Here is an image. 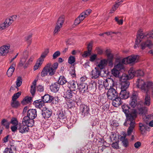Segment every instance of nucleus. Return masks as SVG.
Returning <instances> with one entry per match:
<instances>
[{"instance_id": "f257e3e1", "label": "nucleus", "mask_w": 153, "mask_h": 153, "mask_svg": "<svg viewBox=\"0 0 153 153\" xmlns=\"http://www.w3.org/2000/svg\"><path fill=\"white\" fill-rule=\"evenodd\" d=\"M149 38L152 39H153V30L145 34L138 31L137 32V38L136 39L135 45L134 46V48H135L137 47L142 40Z\"/></svg>"}, {"instance_id": "f03ea898", "label": "nucleus", "mask_w": 153, "mask_h": 153, "mask_svg": "<svg viewBox=\"0 0 153 153\" xmlns=\"http://www.w3.org/2000/svg\"><path fill=\"white\" fill-rule=\"evenodd\" d=\"M126 118L125 122L123 125L125 126H128L129 125H135V119L137 117V115L136 110L134 109H132V113L131 114L126 115Z\"/></svg>"}, {"instance_id": "7ed1b4c3", "label": "nucleus", "mask_w": 153, "mask_h": 153, "mask_svg": "<svg viewBox=\"0 0 153 153\" xmlns=\"http://www.w3.org/2000/svg\"><path fill=\"white\" fill-rule=\"evenodd\" d=\"M49 52L48 50L46 49L45 51L42 53L41 56L37 61L36 63L34 66L33 70L36 71L42 65L44 58L47 56Z\"/></svg>"}, {"instance_id": "20e7f679", "label": "nucleus", "mask_w": 153, "mask_h": 153, "mask_svg": "<svg viewBox=\"0 0 153 153\" xmlns=\"http://www.w3.org/2000/svg\"><path fill=\"white\" fill-rule=\"evenodd\" d=\"M129 76L131 79L134 76L142 77L144 75V72L143 71L141 70H138L135 71L133 68H131L129 70Z\"/></svg>"}, {"instance_id": "39448f33", "label": "nucleus", "mask_w": 153, "mask_h": 153, "mask_svg": "<svg viewBox=\"0 0 153 153\" xmlns=\"http://www.w3.org/2000/svg\"><path fill=\"white\" fill-rule=\"evenodd\" d=\"M80 112L79 114L81 115L82 118L87 117L88 115H90L89 113L90 109L89 107L85 105H82L80 106Z\"/></svg>"}, {"instance_id": "423d86ee", "label": "nucleus", "mask_w": 153, "mask_h": 153, "mask_svg": "<svg viewBox=\"0 0 153 153\" xmlns=\"http://www.w3.org/2000/svg\"><path fill=\"white\" fill-rule=\"evenodd\" d=\"M138 98V94L137 92L133 91L130 97L129 105L133 108L135 107L137 104Z\"/></svg>"}, {"instance_id": "0eeeda50", "label": "nucleus", "mask_w": 153, "mask_h": 153, "mask_svg": "<svg viewBox=\"0 0 153 153\" xmlns=\"http://www.w3.org/2000/svg\"><path fill=\"white\" fill-rule=\"evenodd\" d=\"M64 21V16H61L59 18L53 32L54 35L56 34L58 32L60 31V29L62 27Z\"/></svg>"}, {"instance_id": "6e6552de", "label": "nucleus", "mask_w": 153, "mask_h": 153, "mask_svg": "<svg viewBox=\"0 0 153 153\" xmlns=\"http://www.w3.org/2000/svg\"><path fill=\"white\" fill-rule=\"evenodd\" d=\"M107 95L108 98L109 99L112 100L117 96L118 93L114 89L111 88L108 90Z\"/></svg>"}, {"instance_id": "1a4fd4ad", "label": "nucleus", "mask_w": 153, "mask_h": 153, "mask_svg": "<svg viewBox=\"0 0 153 153\" xmlns=\"http://www.w3.org/2000/svg\"><path fill=\"white\" fill-rule=\"evenodd\" d=\"M34 123V120L30 118L27 116H25L23 118L22 121V124L26 125L28 126L32 127L33 126Z\"/></svg>"}, {"instance_id": "9d476101", "label": "nucleus", "mask_w": 153, "mask_h": 153, "mask_svg": "<svg viewBox=\"0 0 153 153\" xmlns=\"http://www.w3.org/2000/svg\"><path fill=\"white\" fill-rule=\"evenodd\" d=\"M47 65H49V68L51 72L49 73V75L52 76L54 75L56 72V70L57 68L58 64L57 62L54 63L52 65L51 63H48Z\"/></svg>"}, {"instance_id": "9b49d317", "label": "nucleus", "mask_w": 153, "mask_h": 153, "mask_svg": "<svg viewBox=\"0 0 153 153\" xmlns=\"http://www.w3.org/2000/svg\"><path fill=\"white\" fill-rule=\"evenodd\" d=\"M153 45L152 42L150 39H147L146 41L141 43L140 48L142 50L144 49L146 47L151 48H152Z\"/></svg>"}, {"instance_id": "f8f14e48", "label": "nucleus", "mask_w": 153, "mask_h": 153, "mask_svg": "<svg viewBox=\"0 0 153 153\" xmlns=\"http://www.w3.org/2000/svg\"><path fill=\"white\" fill-rule=\"evenodd\" d=\"M52 114V111L46 108H43L42 111V115L45 119H47L50 117Z\"/></svg>"}, {"instance_id": "ddd939ff", "label": "nucleus", "mask_w": 153, "mask_h": 153, "mask_svg": "<svg viewBox=\"0 0 153 153\" xmlns=\"http://www.w3.org/2000/svg\"><path fill=\"white\" fill-rule=\"evenodd\" d=\"M67 84L68 87L70 90L73 91H75L77 88H78V84L74 81H72L68 82Z\"/></svg>"}, {"instance_id": "4468645a", "label": "nucleus", "mask_w": 153, "mask_h": 153, "mask_svg": "<svg viewBox=\"0 0 153 153\" xmlns=\"http://www.w3.org/2000/svg\"><path fill=\"white\" fill-rule=\"evenodd\" d=\"M27 116L32 120L37 117V111L36 109H30L28 110Z\"/></svg>"}, {"instance_id": "2eb2a0df", "label": "nucleus", "mask_w": 153, "mask_h": 153, "mask_svg": "<svg viewBox=\"0 0 153 153\" xmlns=\"http://www.w3.org/2000/svg\"><path fill=\"white\" fill-rule=\"evenodd\" d=\"M100 70L98 67L95 68L94 70L91 72L92 78L96 79L99 76L101 73Z\"/></svg>"}, {"instance_id": "dca6fc26", "label": "nucleus", "mask_w": 153, "mask_h": 153, "mask_svg": "<svg viewBox=\"0 0 153 153\" xmlns=\"http://www.w3.org/2000/svg\"><path fill=\"white\" fill-rule=\"evenodd\" d=\"M10 46L3 45L0 48V55L4 56L7 55L9 52Z\"/></svg>"}, {"instance_id": "f3484780", "label": "nucleus", "mask_w": 153, "mask_h": 153, "mask_svg": "<svg viewBox=\"0 0 153 153\" xmlns=\"http://www.w3.org/2000/svg\"><path fill=\"white\" fill-rule=\"evenodd\" d=\"M59 121L61 123H65L67 121L65 114V112L62 111H60L58 114Z\"/></svg>"}, {"instance_id": "a211bd4d", "label": "nucleus", "mask_w": 153, "mask_h": 153, "mask_svg": "<svg viewBox=\"0 0 153 153\" xmlns=\"http://www.w3.org/2000/svg\"><path fill=\"white\" fill-rule=\"evenodd\" d=\"M78 88L80 90V92L84 93L88 90V86L87 84L85 83L81 82L78 85Z\"/></svg>"}, {"instance_id": "6ab92c4d", "label": "nucleus", "mask_w": 153, "mask_h": 153, "mask_svg": "<svg viewBox=\"0 0 153 153\" xmlns=\"http://www.w3.org/2000/svg\"><path fill=\"white\" fill-rule=\"evenodd\" d=\"M60 87V85L57 82H56L53 84H52L50 86V89L51 91L54 93H56L59 90Z\"/></svg>"}, {"instance_id": "aec40b11", "label": "nucleus", "mask_w": 153, "mask_h": 153, "mask_svg": "<svg viewBox=\"0 0 153 153\" xmlns=\"http://www.w3.org/2000/svg\"><path fill=\"white\" fill-rule=\"evenodd\" d=\"M129 93L126 90L121 89L120 96L122 99H126L129 97Z\"/></svg>"}, {"instance_id": "412c9836", "label": "nucleus", "mask_w": 153, "mask_h": 153, "mask_svg": "<svg viewBox=\"0 0 153 153\" xmlns=\"http://www.w3.org/2000/svg\"><path fill=\"white\" fill-rule=\"evenodd\" d=\"M112 100H113L112 104L113 106L115 107H117L121 104L122 102L121 101V98L119 97L118 96Z\"/></svg>"}, {"instance_id": "4be33fe9", "label": "nucleus", "mask_w": 153, "mask_h": 153, "mask_svg": "<svg viewBox=\"0 0 153 153\" xmlns=\"http://www.w3.org/2000/svg\"><path fill=\"white\" fill-rule=\"evenodd\" d=\"M123 111L126 115L132 113V110H131L130 107L127 105H123L122 106Z\"/></svg>"}, {"instance_id": "5701e85b", "label": "nucleus", "mask_w": 153, "mask_h": 153, "mask_svg": "<svg viewBox=\"0 0 153 153\" xmlns=\"http://www.w3.org/2000/svg\"><path fill=\"white\" fill-rule=\"evenodd\" d=\"M49 65H47L43 68L41 73V75L42 77H44L46 76L48 73H49H49L51 71L49 68Z\"/></svg>"}, {"instance_id": "b1692460", "label": "nucleus", "mask_w": 153, "mask_h": 153, "mask_svg": "<svg viewBox=\"0 0 153 153\" xmlns=\"http://www.w3.org/2000/svg\"><path fill=\"white\" fill-rule=\"evenodd\" d=\"M137 86L138 88H140V89L143 90L145 89L144 85H145V82L142 79H138L136 82Z\"/></svg>"}, {"instance_id": "393cba45", "label": "nucleus", "mask_w": 153, "mask_h": 153, "mask_svg": "<svg viewBox=\"0 0 153 153\" xmlns=\"http://www.w3.org/2000/svg\"><path fill=\"white\" fill-rule=\"evenodd\" d=\"M30 127L26 125H24L22 124V125H20L19 128V132L23 133L27 132L29 129V127Z\"/></svg>"}, {"instance_id": "a878e982", "label": "nucleus", "mask_w": 153, "mask_h": 153, "mask_svg": "<svg viewBox=\"0 0 153 153\" xmlns=\"http://www.w3.org/2000/svg\"><path fill=\"white\" fill-rule=\"evenodd\" d=\"M33 104L36 108H40L44 105V103L41 99L34 101Z\"/></svg>"}, {"instance_id": "bb28decb", "label": "nucleus", "mask_w": 153, "mask_h": 153, "mask_svg": "<svg viewBox=\"0 0 153 153\" xmlns=\"http://www.w3.org/2000/svg\"><path fill=\"white\" fill-rule=\"evenodd\" d=\"M139 126L141 133L142 134H145L149 129L147 126L145 124L143 125L141 123H139Z\"/></svg>"}, {"instance_id": "cd10ccee", "label": "nucleus", "mask_w": 153, "mask_h": 153, "mask_svg": "<svg viewBox=\"0 0 153 153\" xmlns=\"http://www.w3.org/2000/svg\"><path fill=\"white\" fill-rule=\"evenodd\" d=\"M120 139L122 141V146L125 148L128 147L129 146V141L128 139L126 138V136H122Z\"/></svg>"}, {"instance_id": "c85d7f7f", "label": "nucleus", "mask_w": 153, "mask_h": 153, "mask_svg": "<svg viewBox=\"0 0 153 153\" xmlns=\"http://www.w3.org/2000/svg\"><path fill=\"white\" fill-rule=\"evenodd\" d=\"M51 96L49 94H45L44 96L42 97V100L44 103H50L51 102Z\"/></svg>"}, {"instance_id": "c756f323", "label": "nucleus", "mask_w": 153, "mask_h": 153, "mask_svg": "<svg viewBox=\"0 0 153 153\" xmlns=\"http://www.w3.org/2000/svg\"><path fill=\"white\" fill-rule=\"evenodd\" d=\"M74 93L71 90H68L64 93L63 96L66 99H69L71 98L73 96Z\"/></svg>"}, {"instance_id": "7c9ffc66", "label": "nucleus", "mask_w": 153, "mask_h": 153, "mask_svg": "<svg viewBox=\"0 0 153 153\" xmlns=\"http://www.w3.org/2000/svg\"><path fill=\"white\" fill-rule=\"evenodd\" d=\"M107 62V60L105 59L102 60L98 64L97 67L101 70L106 65Z\"/></svg>"}, {"instance_id": "2f4dec72", "label": "nucleus", "mask_w": 153, "mask_h": 153, "mask_svg": "<svg viewBox=\"0 0 153 153\" xmlns=\"http://www.w3.org/2000/svg\"><path fill=\"white\" fill-rule=\"evenodd\" d=\"M131 79L129 76V74L127 75L126 74H123L120 77V82H128V79Z\"/></svg>"}, {"instance_id": "473e14b6", "label": "nucleus", "mask_w": 153, "mask_h": 153, "mask_svg": "<svg viewBox=\"0 0 153 153\" xmlns=\"http://www.w3.org/2000/svg\"><path fill=\"white\" fill-rule=\"evenodd\" d=\"M58 83L59 85H63L67 82L66 78L63 76H60L58 80Z\"/></svg>"}, {"instance_id": "72a5a7b5", "label": "nucleus", "mask_w": 153, "mask_h": 153, "mask_svg": "<svg viewBox=\"0 0 153 153\" xmlns=\"http://www.w3.org/2000/svg\"><path fill=\"white\" fill-rule=\"evenodd\" d=\"M147 110L146 108L145 107H141L140 108H138L137 111V113L139 114L142 115L145 114Z\"/></svg>"}, {"instance_id": "f704fd0d", "label": "nucleus", "mask_w": 153, "mask_h": 153, "mask_svg": "<svg viewBox=\"0 0 153 153\" xmlns=\"http://www.w3.org/2000/svg\"><path fill=\"white\" fill-rule=\"evenodd\" d=\"M137 56V55H132L127 57V59L128 64H130L134 62L136 60Z\"/></svg>"}, {"instance_id": "c9c22d12", "label": "nucleus", "mask_w": 153, "mask_h": 153, "mask_svg": "<svg viewBox=\"0 0 153 153\" xmlns=\"http://www.w3.org/2000/svg\"><path fill=\"white\" fill-rule=\"evenodd\" d=\"M10 23V18L7 19L4 23L0 25V30H3Z\"/></svg>"}, {"instance_id": "e433bc0d", "label": "nucleus", "mask_w": 153, "mask_h": 153, "mask_svg": "<svg viewBox=\"0 0 153 153\" xmlns=\"http://www.w3.org/2000/svg\"><path fill=\"white\" fill-rule=\"evenodd\" d=\"M121 85V89L126 90L129 85V82H120Z\"/></svg>"}, {"instance_id": "4c0bfd02", "label": "nucleus", "mask_w": 153, "mask_h": 153, "mask_svg": "<svg viewBox=\"0 0 153 153\" xmlns=\"http://www.w3.org/2000/svg\"><path fill=\"white\" fill-rule=\"evenodd\" d=\"M135 127V125H130V126L127 129V135L129 136L131 135V134L133 132V130Z\"/></svg>"}, {"instance_id": "58836bf2", "label": "nucleus", "mask_w": 153, "mask_h": 153, "mask_svg": "<svg viewBox=\"0 0 153 153\" xmlns=\"http://www.w3.org/2000/svg\"><path fill=\"white\" fill-rule=\"evenodd\" d=\"M112 74L115 77L119 76L120 71L119 70L114 68L111 70Z\"/></svg>"}, {"instance_id": "ea45409f", "label": "nucleus", "mask_w": 153, "mask_h": 153, "mask_svg": "<svg viewBox=\"0 0 153 153\" xmlns=\"http://www.w3.org/2000/svg\"><path fill=\"white\" fill-rule=\"evenodd\" d=\"M152 85V83L151 82H147L146 83H145V85H144V89L143 90L145 91H148L149 89L151 87Z\"/></svg>"}, {"instance_id": "a19ab883", "label": "nucleus", "mask_w": 153, "mask_h": 153, "mask_svg": "<svg viewBox=\"0 0 153 153\" xmlns=\"http://www.w3.org/2000/svg\"><path fill=\"white\" fill-rule=\"evenodd\" d=\"M1 124L2 125L5 126L6 128L8 129L9 128L10 123L8 122L6 119H3L1 121Z\"/></svg>"}, {"instance_id": "79ce46f5", "label": "nucleus", "mask_w": 153, "mask_h": 153, "mask_svg": "<svg viewBox=\"0 0 153 153\" xmlns=\"http://www.w3.org/2000/svg\"><path fill=\"white\" fill-rule=\"evenodd\" d=\"M20 104L19 101L17 100L12 101L11 102V106L15 108H18L19 105Z\"/></svg>"}, {"instance_id": "37998d69", "label": "nucleus", "mask_w": 153, "mask_h": 153, "mask_svg": "<svg viewBox=\"0 0 153 153\" xmlns=\"http://www.w3.org/2000/svg\"><path fill=\"white\" fill-rule=\"evenodd\" d=\"M114 68L118 70H120L123 69V65L120 62L118 63L115 65Z\"/></svg>"}, {"instance_id": "c03bdc74", "label": "nucleus", "mask_w": 153, "mask_h": 153, "mask_svg": "<svg viewBox=\"0 0 153 153\" xmlns=\"http://www.w3.org/2000/svg\"><path fill=\"white\" fill-rule=\"evenodd\" d=\"M150 99L149 96L146 95V96L145 98V104L149 106L150 104Z\"/></svg>"}, {"instance_id": "a18cd8bd", "label": "nucleus", "mask_w": 153, "mask_h": 153, "mask_svg": "<svg viewBox=\"0 0 153 153\" xmlns=\"http://www.w3.org/2000/svg\"><path fill=\"white\" fill-rule=\"evenodd\" d=\"M16 66V63L15 62H13L12 65L10 66V76L13 74V73L15 70V67Z\"/></svg>"}, {"instance_id": "49530a36", "label": "nucleus", "mask_w": 153, "mask_h": 153, "mask_svg": "<svg viewBox=\"0 0 153 153\" xmlns=\"http://www.w3.org/2000/svg\"><path fill=\"white\" fill-rule=\"evenodd\" d=\"M22 79L21 77H18L16 81V88H17L18 87H20L22 85Z\"/></svg>"}, {"instance_id": "de8ad7c7", "label": "nucleus", "mask_w": 153, "mask_h": 153, "mask_svg": "<svg viewBox=\"0 0 153 153\" xmlns=\"http://www.w3.org/2000/svg\"><path fill=\"white\" fill-rule=\"evenodd\" d=\"M21 92L19 91L17 93L15 94L12 97V100H16V99H18L21 94Z\"/></svg>"}, {"instance_id": "09e8293b", "label": "nucleus", "mask_w": 153, "mask_h": 153, "mask_svg": "<svg viewBox=\"0 0 153 153\" xmlns=\"http://www.w3.org/2000/svg\"><path fill=\"white\" fill-rule=\"evenodd\" d=\"M10 123L12 124L13 125H17L18 124V121L16 118L13 117L10 121Z\"/></svg>"}, {"instance_id": "8fccbe9b", "label": "nucleus", "mask_w": 153, "mask_h": 153, "mask_svg": "<svg viewBox=\"0 0 153 153\" xmlns=\"http://www.w3.org/2000/svg\"><path fill=\"white\" fill-rule=\"evenodd\" d=\"M123 2V1L122 0H118L117 2H116L115 4L113 7V8L116 10L119 6L120 4Z\"/></svg>"}, {"instance_id": "3c124183", "label": "nucleus", "mask_w": 153, "mask_h": 153, "mask_svg": "<svg viewBox=\"0 0 153 153\" xmlns=\"http://www.w3.org/2000/svg\"><path fill=\"white\" fill-rule=\"evenodd\" d=\"M75 61V58L74 56H71L68 58V62L70 64H72Z\"/></svg>"}, {"instance_id": "603ef678", "label": "nucleus", "mask_w": 153, "mask_h": 153, "mask_svg": "<svg viewBox=\"0 0 153 153\" xmlns=\"http://www.w3.org/2000/svg\"><path fill=\"white\" fill-rule=\"evenodd\" d=\"M32 98L31 97H26L23 100V102L25 101L27 103H29L32 102Z\"/></svg>"}, {"instance_id": "864d4df0", "label": "nucleus", "mask_w": 153, "mask_h": 153, "mask_svg": "<svg viewBox=\"0 0 153 153\" xmlns=\"http://www.w3.org/2000/svg\"><path fill=\"white\" fill-rule=\"evenodd\" d=\"M60 53L59 51H57L55 52L53 55V59H55L56 58L58 57L60 55Z\"/></svg>"}, {"instance_id": "5fc2aeb1", "label": "nucleus", "mask_w": 153, "mask_h": 153, "mask_svg": "<svg viewBox=\"0 0 153 153\" xmlns=\"http://www.w3.org/2000/svg\"><path fill=\"white\" fill-rule=\"evenodd\" d=\"M51 102H52L53 103H56L57 102H58V101L59 100L58 97H53L51 96Z\"/></svg>"}, {"instance_id": "6e6d98bb", "label": "nucleus", "mask_w": 153, "mask_h": 153, "mask_svg": "<svg viewBox=\"0 0 153 153\" xmlns=\"http://www.w3.org/2000/svg\"><path fill=\"white\" fill-rule=\"evenodd\" d=\"M33 59L34 57L33 56H31L30 58L28 60V61L27 62V64L24 65V68H26L27 67V65L30 64L32 62Z\"/></svg>"}, {"instance_id": "4d7b16f0", "label": "nucleus", "mask_w": 153, "mask_h": 153, "mask_svg": "<svg viewBox=\"0 0 153 153\" xmlns=\"http://www.w3.org/2000/svg\"><path fill=\"white\" fill-rule=\"evenodd\" d=\"M30 91L31 94L32 95H33L35 93L36 87H35L34 86H33V85H31Z\"/></svg>"}, {"instance_id": "13d9d810", "label": "nucleus", "mask_w": 153, "mask_h": 153, "mask_svg": "<svg viewBox=\"0 0 153 153\" xmlns=\"http://www.w3.org/2000/svg\"><path fill=\"white\" fill-rule=\"evenodd\" d=\"M111 146L113 148L118 149L119 148L118 142H116L115 143H113L111 144Z\"/></svg>"}, {"instance_id": "bf43d9fd", "label": "nucleus", "mask_w": 153, "mask_h": 153, "mask_svg": "<svg viewBox=\"0 0 153 153\" xmlns=\"http://www.w3.org/2000/svg\"><path fill=\"white\" fill-rule=\"evenodd\" d=\"M86 17V16H85V14H84V13L83 12L81 13L78 17L80 19L81 21H82Z\"/></svg>"}, {"instance_id": "052dcab7", "label": "nucleus", "mask_w": 153, "mask_h": 153, "mask_svg": "<svg viewBox=\"0 0 153 153\" xmlns=\"http://www.w3.org/2000/svg\"><path fill=\"white\" fill-rule=\"evenodd\" d=\"M26 60L23 58L21 59L19 62V66L20 67H22L24 65L25 63L26 62Z\"/></svg>"}, {"instance_id": "680f3d73", "label": "nucleus", "mask_w": 153, "mask_h": 153, "mask_svg": "<svg viewBox=\"0 0 153 153\" xmlns=\"http://www.w3.org/2000/svg\"><path fill=\"white\" fill-rule=\"evenodd\" d=\"M44 90V87L42 85H39L37 87V90L38 91L41 92L43 91Z\"/></svg>"}, {"instance_id": "e2e57ef3", "label": "nucleus", "mask_w": 153, "mask_h": 153, "mask_svg": "<svg viewBox=\"0 0 153 153\" xmlns=\"http://www.w3.org/2000/svg\"><path fill=\"white\" fill-rule=\"evenodd\" d=\"M91 10L90 9H88L83 12L84 13L85 16H87L91 13Z\"/></svg>"}, {"instance_id": "0e129e2a", "label": "nucleus", "mask_w": 153, "mask_h": 153, "mask_svg": "<svg viewBox=\"0 0 153 153\" xmlns=\"http://www.w3.org/2000/svg\"><path fill=\"white\" fill-rule=\"evenodd\" d=\"M82 21L78 17L75 20L74 22V24L75 25H77L79 24L80 22Z\"/></svg>"}, {"instance_id": "69168bd1", "label": "nucleus", "mask_w": 153, "mask_h": 153, "mask_svg": "<svg viewBox=\"0 0 153 153\" xmlns=\"http://www.w3.org/2000/svg\"><path fill=\"white\" fill-rule=\"evenodd\" d=\"M28 56V52L27 51H25L24 52L23 54L22 58L25 59H27Z\"/></svg>"}, {"instance_id": "338daca9", "label": "nucleus", "mask_w": 153, "mask_h": 153, "mask_svg": "<svg viewBox=\"0 0 153 153\" xmlns=\"http://www.w3.org/2000/svg\"><path fill=\"white\" fill-rule=\"evenodd\" d=\"M10 147V153H15L16 152V148L13 146L11 145Z\"/></svg>"}, {"instance_id": "774afa93", "label": "nucleus", "mask_w": 153, "mask_h": 153, "mask_svg": "<svg viewBox=\"0 0 153 153\" xmlns=\"http://www.w3.org/2000/svg\"><path fill=\"white\" fill-rule=\"evenodd\" d=\"M141 145V143L139 141L136 142L134 144V147L137 149Z\"/></svg>"}]
</instances>
